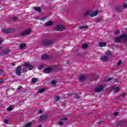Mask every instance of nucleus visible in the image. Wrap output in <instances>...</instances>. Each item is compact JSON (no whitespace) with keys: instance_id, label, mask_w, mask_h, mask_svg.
<instances>
[{"instance_id":"f257e3e1","label":"nucleus","mask_w":127,"mask_h":127,"mask_svg":"<svg viewBox=\"0 0 127 127\" xmlns=\"http://www.w3.org/2000/svg\"><path fill=\"white\" fill-rule=\"evenodd\" d=\"M41 44L43 45V46H48V45L53 44V40L51 39L45 40L41 43Z\"/></svg>"},{"instance_id":"f03ea898","label":"nucleus","mask_w":127,"mask_h":127,"mask_svg":"<svg viewBox=\"0 0 127 127\" xmlns=\"http://www.w3.org/2000/svg\"><path fill=\"white\" fill-rule=\"evenodd\" d=\"M104 88H105V86L103 85H101L94 89V92L95 93H100V92H102L103 90H104Z\"/></svg>"},{"instance_id":"7ed1b4c3","label":"nucleus","mask_w":127,"mask_h":127,"mask_svg":"<svg viewBox=\"0 0 127 127\" xmlns=\"http://www.w3.org/2000/svg\"><path fill=\"white\" fill-rule=\"evenodd\" d=\"M21 70H22V68H21V66L20 65H18L15 70V73L17 76H20L21 75Z\"/></svg>"},{"instance_id":"20e7f679","label":"nucleus","mask_w":127,"mask_h":127,"mask_svg":"<svg viewBox=\"0 0 127 127\" xmlns=\"http://www.w3.org/2000/svg\"><path fill=\"white\" fill-rule=\"evenodd\" d=\"M31 33V30L29 29L25 30L24 31L21 33V36H24L26 35H29Z\"/></svg>"},{"instance_id":"39448f33","label":"nucleus","mask_w":127,"mask_h":127,"mask_svg":"<svg viewBox=\"0 0 127 127\" xmlns=\"http://www.w3.org/2000/svg\"><path fill=\"white\" fill-rule=\"evenodd\" d=\"M56 29L58 31H63L65 30V27L62 25H59L56 27Z\"/></svg>"},{"instance_id":"423d86ee","label":"nucleus","mask_w":127,"mask_h":127,"mask_svg":"<svg viewBox=\"0 0 127 127\" xmlns=\"http://www.w3.org/2000/svg\"><path fill=\"white\" fill-rule=\"evenodd\" d=\"M24 66H25V67H27L29 71H30V70L33 69V65H31V64H30L29 63H25L24 64Z\"/></svg>"},{"instance_id":"0eeeda50","label":"nucleus","mask_w":127,"mask_h":127,"mask_svg":"<svg viewBox=\"0 0 127 127\" xmlns=\"http://www.w3.org/2000/svg\"><path fill=\"white\" fill-rule=\"evenodd\" d=\"M14 29L13 28H10L9 29H3L2 30V31L3 33H11V32H13L14 31Z\"/></svg>"},{"instance_id":"6e6552de","label":"nucleus","mask_w":127,"mask_h":127,"mask_svg":"<svg viewBox=\"0 0 127 127\" xmlns=\"http://www.w3.org/2000/svg\"><path fill=\"white\" fill-rule=\"evenodd\" d=\"M47 119V115L45 114L44 115H42L40 117L39 119V122H42L43 121H45Z\"/></svg>"},{"instance_id":"1a4fd4ad","label":"nucleus","mask_w":127,"mask_h":127,"mask_svg":"<svg viewBox=\"0 0 127 127\" xmlns=\"http://www.w3.org/2000/svg\"><path fill=\"white\" fill-rule=\"evenodd\" d=\"M51 71H52V68H51V67H48L44 69V73H45V74H49V73H50Z\"/></svg>"},{"instance_id":"9d476101","label":"nucleus","mask_w":127,"mask_h":127,"mask_svg":"<svg viewBox=\"0 0 127 127\" xmlns=\"http://www.w3.org/2000/svg\"><path fill=\"white\" fill-rule=\"evenodd\" d=\"M98 14H99V12L98 11H95L90 14V17H94V16H97Z\"/></svg>"},{"instance_id":"9b49d317","label":"nucleus","mask_w":127,"mask_h":127,"mask_svg":"<svg viewBox=\"0 0 127 127\" xmlns=\"http://www.w3.org/2000/svg\"><path fill=\"white\" fill-rule=\"evenodd\" d=\"M68 119L67 118H64L61 119L60 121V122L59 123V126H62L64 124V121H67Z\"/></svg>"},{"instance_id":"f8f14e48","label":"nucleus","mask_w":127,"mask_h":127,"mask_svg":"<svg viewBox=\"0 0 127 127\" xmlns=\"http://www.w3.org/2000/svg\"><path fill=\"white\" fill-rule=\"evenodd\" d=\"M41 59L42 60H47V59H49V56L47 54H44L42 55Z\"/></svg>"},{"instance_id":"ddd939ff","label":"nucleus","mask_w":127,"mask_h":127,"mask_svg":"<svg viewBox=\"0 0 127 127\" xmlns=\"http://www.w3.org/2000/svg\"><path fill=\"white\" fill-rule=\"evenodd\" d=\"M114 40L116 43H120L121 42V40H122V38H121V36L119 37H116L114 38Z\"/></svg>"},{"instance_id":"4468645a","label":"nucleus","mask_w":127,"mask_h":127,"mask_svg":"<svg viewBox=\"0 0 127 127\" xmlns=\"http://www.w3.org/2000/svg\"><path fill=\"white\" fill-rule=\"evenodd\" d=\"M101 59L102 61H103V62H107V61H108V57L106 56H102Z\"/></svg>"},{"instance_id":"2eb2a0df","label":"nucleus","mask_w":127,"mask_h":127,"mask_svg":"<svg viewBox=\"0 0 127 127\" xmlns=\"http://www.w3.org/2000/svg\"><path fill=\"white\" fill-rule=\"evenodd\" d=\"M121 39L124 40V41H127V35H120Z\"/></svg>"},{"instance_id":"dca6fc26","label":"nucleus","mask_w":127,"mask_h":127,"mask_svg":"<svg viewBox=\"0 0 127 127\" xmlns=\"http://www.w3.org/2000/svg\"><path fill=\"white\" fill-rule=\"evenodd\" d=\"M86 80V76L85 75H81L79 77V81L80 82H84Z\"/></svg>"},{"instance_id":"f3484780","label":"nucleus","mask_w":127,"mask_h":127,"mask_svg":"<svg viewBox=\"0 0 127 127\" xmlns=\"http://www.w3.org/2000/svg\"><path fill=\"white\" fill-rule=\"evenodd\" d=\"M114 10L116 11H122L123 9H122V7L121 6H117L114 8Z\"/></svg>"},{"instance_id":"a211bd4d","label":"nucleus","mask_w":127,"mask_h":127,"mask_svg":"<svg viewBox=\"0 0 127 127\" xmlns=\"http://www.w3.org/2000/svg\"><path fill=\"white\" fill-rule=\"evenodd\" d=\"M52 23H53V22L52 21H49L45 23V26H50L51 25H52Z\"/></svg>"},{"instance_id":"6ab92c4d","label":"nucleus","mask_w":127,"mask_h":127,"mask_svg":"<svg viewBox=\"0 0 127 127\" xmlns=\"http://www.w3.org/2000/svg\"><path fill=\"white\" fill-rule=\"evenodd\" d=\"M99 46L100 47H105L107 46V43H106L105 42H100L99 43Z\"/></svg>"},{"instance_id":"aec40b11","label":"nucleus","mask_w":127,"mask_h":127,"mask_svg":"<svg viewBox=\"0 0 127 127\" xmlns=\"http://www.w3.org/2000/svg\"><path fill=\"white\" fill-rule=\"evenodd\" d=\"M9 52V50H8V49L3 50L2 51L1 54H3V55L8 54Z\"/></svg>"},{"instance_id":"412c9836","label":"nucleus","mask_w":127,"mask_h":127,"mask_svg":"<svg viewBox=\"0 0 127 127\" xmlns=\"http://www.w3.org/2000/svg\"><path fill=\"white\" fill-rule=\"evenodd\" d=\"M26 47V44H22L19 46V49H23L24 47Z\"/></svg>"},{"instance_id":"4be33fe9","label":"nucleus","mask_w":127,"mask_h":127,"mask_svg":"<svg viewBox=\"0 0 127 127\" xmlns=\"http://www.w3.org/2000/svg\"><path fill=\"white\" fill-rule=\"evenodd\" d=\"M88 27H89L88 26H79V29H86V28H88Z\"/></svg>"},{"instance_id":"5701e85b","label":"nucleus","mask_w":127,"mask_h":127,"mask_svg":"<svg viewBox=\"0 0 127 127\" xmlns=\"http://www.w3.org/2000/svg\"><path fill=\"white\" fill-rule=\"evenodd\" d=\"M45 90H46V88H43L42 89H40L39 90V93H44V92H45Z\"/></svg>"},{"instance_id":"b1692460","label":"nucleus","mask_w":127,"mask_h":127,"mask_svg":"<svg viewBox=\"0 0 127 127\" xmlns=\"http://www.w3.org/2000/svg\"><path fill=\"white\" fill-rule=\"evenodd\" d=\"M32 127V124L30 122L27 123L25 125V127Z\"/></svg>"},{"instance_id":"393cba45","label":"nucleus","mask_w":127,"mask_h":127,"mask_svg":"<svg viewBox=\"0 0 127 127\" xmlns=\"http://www.w3.org/2000/svg\"><path fill=\"white\" fill-rule=\"evenodd\" d=\"M34 9L36 10V11H38L39 12L41 11V9L39 7H35Z\"/></svg>"},{"instance_id":"a878e982","label":"nucleus","mask_w":127,"mask_h":127,"mask_svg":"<svg viewBox=\"0 0 127 127\" xmlns=\"http://www.w3.org/2000/svg\"><path fill=\"white\" fill-rule=\"evenodd\" d=\"M37 81H38V79H37V78L34 77L32 79V82L33 83H36Z\"/></svg>"},{"instance_id":"bb28decb","label":"nucleus","mask_w":127,"mask_h":127,"mask_svg":"<svg viewBox=\"0 0 127 127\" xmlns=\"http://www.w3.org/2000/svg\"><path fill=\"white\" fill-rule=\"evenodd\" d=\"M23 73H25L26 72H27V68L26 66H25L23 67V68L22 70Z\"/></svg>"},{"instance_id":"cd10ccee","label":"nucleus","mask_w":127,"mask_h":127,"mask_svg":"<svg viewBox=\"0 0 127 127\" xmlns=\"http://www.w3.org/2000/svg\"><path fill=\"white\" fill-rule=\"evenodd\" d=\"M119 91H120V88H119V87H117L114 88L115 93H118V92H119Z\"/></svg>"},{"instance_id":"c85d7f7f","label":"nucleus","mask_w":127,"mask_h":127,"mask_svg":"<svg viewBox=\"0 0 127 127\" xmlns=\"http://www.w3.org/2000/svg\"><path fill=\"white\" fill-rule=\"evenodd\" d=\"M87 47H88V44H83L82 46V48L83 49H86V48Z\"/></svg>"},{"instance_id":"c756f323","label":"nucleus","mask_w":127,"mask_h":127,"mask_svg":"<svg viewBox=\"0 0 127 127\" xmlns=\"http://www.w3.org/2000/svg\"><path fill=\"white\" fill-rule=\"evenodd\" d=\"M59 100H60V97L59 96H57L56 97L54 101L56 103L57 102H58V101H59Z\"/></svg>"},{"instance_id":"7c9ffc66","label":"nucleus","mask_w":127,"mask_h":127,"mask_svg":"<svg viewBox=\"0 0 127 127\" xmlns=\"http://www.w3.org/2000/svg\"><path fill=\"white\" fill-rule=\"evenodd\" d=\"M85 16H89L90 15V12L87 11L86 12L84 13Z\"/></svg>"},{"instance_id":"2f4dec72","label":"nucleus","mask_w":127,"mask_h":127,"mask_svg":"<svg viewBox=\"0 0 127 127\" xmlns=\"http://www.w3.org/2000/svg\"><path fill=\"white\" fill-rule=\"evenodd\" d=\"M41 69H43V64H40L38 67L39 70H41Z\"/></svg>"},{"instance_id":"473e14b6","label":"nucleus","mask_w":127,"mask_h":127,"mask_svg":"<svg viewBox=\"0 0 127 127\" xmlns=\"http://www.w3.org/2000/svg\"><path fill=\"white\" fill-rule=\"evenodd\" d=\"M51 84H52V85H55V84H56V81H55V80H53V81H51Z\"/></svg>"},{"instance_id":"72a5a7b5","label":"nucleus","mask_w":127,"mask_h":127,"mask_svg":"<svg viewBox=\"0 0 127 127\" xmlns=\"http://www.w3.org/2000/svg\"><path fill=\"white\" fill-rule=\"evenodd\" d=\"M120 125H123V122L120 121L119 122L117 123V127H119Z\"/></svg>"},{"instance_id":"f704fd0d","label":"nucleus","mask_w":127,"mask_h":127,"mask_svg":"<svg viewBox=\"0 0 127 127\" xmlns=\"http://www.w3.org/2000/svg\"><path fill=\"white\" fill-rule=\"evenodd\" d=\"M122 61H119V62L117 63L118 66H120L122 64Z\"/></svg>"},{"instance_id":"c9c22d12","label":"nucleus","mask_w":127,"mask_h":127,"mask_svg":"<svg viewBox=\"0 0 127 127\" xmlns=\"http://www.w3.org/2000/svg\"><path fill=\"white\" fill-rule=\"evenodd\" d=\"M12 110V107H10L7 109V111H10Z\"/></svg>"},{"instance_id":"e433bc0d","label":"nucleus","mask_w":127,"mask_h":127,"mask_svg":"<svg viewBox=\"0 0 127 127\" xmlns=\"http://www.w3.org/2000/svg\"><path fill=\"white\" fill-rule=\"evenodd\" d=\"M106 55H111V52L110 51H107L106 52Z\"/></svg>"},{"instance_id":"4c0bfd02","label":"nucleus","mask_w":127,"mask_h":127,"mask_svg":"<svg viewBox=\"0 0 127 127\" xmlns=\"http://www.w3.org/2000/svg\"><path fill=\"white\" fill-rule=\"evenodd\" d=\"M123 7H124V8H127V4H123Z\"/></svg>"},{"instance_id":"58836bf2","label":"nucleus","mask_w":127,"mask_h":127,"mask_svg":"<svg viewBox=\"0 0 127 127\" xmlns=\"http://www.w3.org/2000/svg\"><path fill=\"white\" fill-rule=\"evenodd\" d=\"M13 20L16 21V20H17L18 18L17 17H13Z\"/></svg>"},{"instance_id":"ea45409f","label":"nucleus","mask_w":127,"mask_h":127,"mask_svg":"<svg viewBox=\"0 0 127 127\" xmlns=\"http://www.w3.org/2000/svg\"><path fill=\"white\" fill-rule=\"evenodd\" d=\"M3 82V79L2 78H0V84H1Z\"/></svg>"},{"instance_id":"a19ab883","label":"nucleus","mask_w":127,"mask_h":127,"mask_svg":"<svg viewBox=\"0 0 127 127\" xmlns=\"http://www.w3.org/2000/svg\"><path fill=\"white\" fill-rule=\"evenodd\" d=\"M22 86H18V90H20V89H22Z\"/></svg>"},{"instance_id":"79ce46f5","label":"nucleus","mask_w":127,"mask_h":127,"mask_svg":"<svg viewBox=\"0 0 127 127\" xmlns=\"http://www.w3.org/2000/svg\"><path fill=\"white\" fill-rule=\"evenodd\" d=\"M115 33V34H118V33H120V31H116Z\"/></svg>"},{"instance_id":"37998d69","label":"nucleus","mask_w":127,"mask_h":127,"mask_svg":"<svg viewBox=\"0 0 127 127\" xmlns=\"http://www.w3.org/2000/svg\"><path fill=\"white\" fill-rule=\"evenodd\" d=\"M3 123L4 124H7L8 123V120H5L3 121Z\"/></svg>"},{"instance_id":"c03bdc74","label":"nucleus","mask_w":127,"mask_h":127,"mask_svg":"<svg viewBox=\"0 0 127 127\" xmlns=\"http://www.w3.org/2000/svg\"><path fill=\"white\" fill-rule=\"evenodd\" d=\"M112 80V78H109L107 79V82H109Z\"/></svg>"},{"instance_id":"a18cd8bd","label":"nucleus","mask_w":127,"mask_h":127,"mask_svg":"<svg viewBox=\"0 0 127 127\" xmlns=\"http://www.w3.org/2000/svg\"><path fill=\"white\" fill-rule=\"evenodd\" d=\"M119 115V112H115L114 113V115L115 116H118Z\"/></svg>"},{"instance_id":"49530a36","label":"nucleus","mask_w":127,"mask_h":127,"mask_svg":"<svg viewBox=\"0 0 127 127\" xmlns=\"http://www.w3.org/2000/svg\"><path fill=\"white\" fill-rule=\"evenodd\" d=\"M75 98L76 99H80V97L79 96V95H76Z\"/></svg>"},{"instance_id":"de8ad7c7","label":"nucleus","mask_w":127,"mask_h":127,"mask_svg":"<svg viewBox=\"0 0 127 127\" xmlns=\"http://www.w3.org/2000/svg\"><path fill=\"white\" fill-rule=\"evenodd\" d=\"M43 111H42V110H39V114H42V113H43Z\"/></svg>"},{"instance_id":"09e8293b","label":"nucleus","mask_w":127,"mask_h":127,"mask_svg":"<svg viewBox=\"0 0 127 127\" xmlns=\"http://www.w3.org/2000/svg\"><path fill=\"white\" fill-rule=\"evenodd\" d=\"M125 96H126V93H123V94L121 95V97H125Z\"/></svg>"},{"instance_id":"8fccbe9b","label":"nucleus","mask_w":127,"mask_h":127,"mask_svg":"<svg viewBox=\"0 0 127 127\" xmlns=\"http://www.w3.org/2000/svg\"><path fill=\"white\" fill-rule=\"evenodd\" d=\"M11 65H12V66H15V64H14V63H12V64H11Z\"/></svg>"},{"instance_id":"3c124183","label":"nucleus","mask_w":127,"mask_h":127,"mask_svg":"<svg viewBox=\"0 0 127 127\" xmlns=\"http://www.w3.org/2000/svg\"><path fill=\"white\" fill-rule=\"evenodd\" d=\"M2 43V40H0V44H1Z\"/></svg>"},{"instance_id":"603ef678","label":"nucleus","mask_w":127,"mask_h":127,"mask_svg":"<svg viewBox=\"0 0 127 127\" xmlns=\"http://www.w3.org/2000/svg\"><path fill=\"white\" fill-rule=\"evenodd\" d=\"M2 73V71L0 70V76L1 75Z\"/></svg>"},{"instance_id":"864d4df0","label":"nucleus","mask_w":127,"mask_h":127,"mask_svg":"<svg viewBox=\"0 0 127 127\" xmlns=\"http://www.w3.org/2000/svg\"><path fill=\"white\" fill-rule=\"evenodd\" d=\"M98 124H99V125H101V124H102V122H98Z\"/></svg>"},{"instance_id":"5fc2aeb1","label":"nucleus","mask_w":127,"mask_h":127,"mask_svg":"<svg viewBox=\"0 0 127 127\" xmlns=\"http://www.w3.org/2000/svg\"><path fill=\"white\" fill-rule=\"evenodd\" d=\"M42 127V126H41V125H39V126H38V127Z\"/></svg>"},{"instance_id":"6e6d98bb","label":"nucleus","mask_w":127,"mask_h":127,"mask_svg":"<svg viewBox=\"0 0 127 127\" xmlns=\"http://www.w3.org/2000/svg\"><path fill=\"white\" fill-rule=\"evenodd\" d=\"M44 19V18H42V19Z\"/></svg>"}]
</instances>
